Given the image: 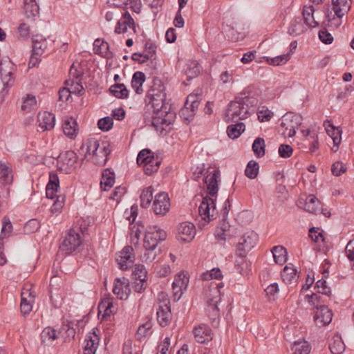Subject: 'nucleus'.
Returning a JSON list of instances; mask_svg holds the SVG:
<instances>
[{
  "label": "nucleus",
  "instance_id": "1",
  "mask_svg": "<svg viewBox=\"0 0 354 354\" xmlns=\"http://www.w3.org/2000/svg\"><path fill=\"white\" fill-rule=\"evenodd\" d=\"M165 90L162 81L155 78L146 96L147 108L149 111L152 110L153 114L151 124L162 136H166L172 129L176 118L175 112L170 110L171 106L165 102Z\"/></svg>",
  "mask_w": 354,
  "mask_h": 354
},
{
  "label": "nucleus",
  "instance_id": "2",
  "mask_svg": "<svg viewBox=\"0 0 354 354\" xmlns=\"http://www.w3.org/2000/svg\"><path fill=\"white\" fill-rule=\"evenodd\" d=\"M258 102V93L256 88L252 85L245 87L228 104L225 120L238 122L248 118Z\"/></svg>",
  "mask_w": 354,
  "mask_h": 354
},
{
  "label": "nucleus",
  "instance_id": "3",
  "mask_svg": "<svg viewBox=\"0 0 354 354\" xmlns=\"http://www.w3.org/2000/svg\"><path fill=\"white\" fill-rule=\"evenodd\" d=\"M84 147H86L85 157L87 155H92V162L95 165L103 166L106 164L111 152L109 145L106 142H102L100 144L98 140L89 138L83 144L81 149Z\"/></svg>",
  "mask_w": 354,
  "mask_h": 354
},
{
  "label": "nucleus",
  "instance_id": "4",
  "mask_svg": "<svg viewBox=\"0 0 354 354\" xmlns=\"http://www.w3.org/2000/svg\"><path fill=\"white\" fill-rule=\"evenodd\" d=\"M221 300V292L218 286L211 288L207 295L205 313L214 326H216L219 322L220 309L218 304Z\"/></svg>",
  "mask_w": 354,
  "mask_h": 354
},
{
  "label": "nucleus",
  "instance_id": "5",
  "mask_svg": "<svg viewBox=\"0 0 354 354\" xmlns=\"http://www.w3.org/2000/svg\"><path fill=\"white\" fill-rule=\"evenodd\" d=\"M137 163L143 167L145 174L151 176L158 171L161 161L158 157L154 156L151 150L145 149L139 152Z\"/></svg>",
  "mask_w": 354,
  "mask_h": 354
},
{
  "label": "nucleus",
  "instance_id": "6",
  "mask_svg": "<svg viewBox=\"0 0 354 354\" xmlns=\"http://www.w3.org/2000/svg\"><path fill=\"white\" fill-rule=\"evenodd\" d=\"M167 238V232L157 225L148 226L145 235V249H156L157 245Z\"/></svg>",
  "mask_w": 354,
  "mask_h": 354
},
{
  "label": "nucleus",
  "instance_id": "7",
  "mask_svg": "<svg viewBox=\"0 0 354 354\" xmlns=\"http://www.w3.org/2000/svg\"><path fill=\"white\" fill-rule=\"evenodd\" d=\"M77 156L72 150L61 153L57 158V169L64 174L72 173L76 167Z\"/></svg>",
  "mask_w": 354,
  "mask_h": 354
},
{
  "label": "nucleus",
  "instance_id": "8",
  "mask_svg": "<svg viewBox=\"0 0 354 354\" xmlns=\"http://www.w3.org/2000/svg\"><path fill=\"white\" fill-rule=\"evenodd\" d=\"M82 240L79 233L73 230H70L64 236L59 246L60 252L65 254H71L75 252L81 245Z\"/></svg>",
  "mask_w": 354,
  "mask_h": 354
},
{
  "label": "nucleus",
  "instance_id": "9",
  "mask_svg": "<svg viewBox=\"0 0 354 354\" xmlns=\"http://www.w3.org/2000/svg\"><path fill=\"white\" fill-rule=\"evenodd\" d=\"M215 210L216 204L214 199L209 196L204 197L198 207V212L201 218L209 223L214 218Z\"/></svg>",
  "mask_w": 354,
  "mask_h": 354
},
{
  "label": "nucleus",
  "instance_id": "10",
  "mask_svg": "<svg viewBox=\"0 0 354 354\" xmlns=\"http://www.w3.org/2000/svg\"><path fill=\"white\" fill-rule=\"evenodd\" d=\"M170 200L165 192H160L155 196L152 209L156 215L164 216L169 210Z\"/></svg>",
  "mask_w": 354,
  "mask_h": 354
},
{
  "label": "nucleus",
  "instance_id": "11",
  "mask_svg": "<svg viewBox=\"0 0 354 354\" xmlns=\"http://www.w3.org/2000/svg\"><path fill=\"white\" fill-rule=\"evenodd\" d=\"M281 121V126L285 128L283 134L293 137L296 133L295 128L300 124L301 117L292 113H286L283 116Z\"/></svg>",
  "mask_w": 354,
  "mask_h": 354
},
{
  "label": "nucleus",
  "instance_id": "12",
  "mask_svg": "<svg viewBox=\"0 0 354 354\" xmlns=\"http://www.w3.org/2000/svg\"><path fill=\"white\" fill-rule=\"evenodd\" d=\"M159 297H162L163 301L162 304L159 305L157 309V319L160 326H165L169 324L171 319L169 301L167 299H165V295L163 293L159 295Z\"/></svg>",
  "mask_w": 354,
  "mask_h": 354
},
{
  "label": "nucleus",
  "instance_id": "13",
  "mask_svg": "<svg viewBox=\"0 0 354 354\" xmlns=\"http://www.w3.org/2000/svg\"><path fill=\"white\" fill-rule=\"evenodd\" d=\"M332 311L325 305H319L314 316L316 325L322 327L329 324L332 321Z\"/></svg>",
  "mask_w": 354,
  "mask_h": 354
},
{
  "label": "nucleus",
  "instance_id": "14",
  "mask_svg": "<svg viewBox=\"0 0 354 354\" xmlns=\"http://www.w3.org/2000/svg\"><path fill=\"white\" fill-rule=\"evenodd\" d=\"M257 240L258 234L254 231H248L241 236L236 250L241 249V252L247 253L255 246Z\"/></svg>",
  "mask_w": 354,
  "mask_h": 354
},
{
  "label": "nucleus",
  "instance_id": "15",
  "mask_svg": "<svg viewBox=\"0 0 354 354\" xmlns=\"http://www.w3.org/2000/svg\"><path fill=\"white\" fill-rule=\"evenodd\" d=\"M196 235V229L194 224L189 222L180 223L178 227V239L184 242L191 241Z\"/></svg>",
  "mask_w": 354,
  "mask_h": 354
},
{
  "label": "nucleus",
  "instance_id": "16",
  "mask_svg": "<svg viewBox=\"0 0 354 354\" xmlns=\"http://www.w3.org/2000/svg\"><path fill=\"white\" fill-rule=\"evenodd\" d=\"M113 292L120 299H127L131 292L129 280L125 277L122 279H115L114 281Z\"/></svg>",
  "mask_w": 354,
  "mask_h": 354
},
{
  "label": "nucleus",
  "instance_id": "17",
  "mask_svg": "<svg viewBox=\"0 0 354 354\" xmlns=\"http://www.w3.org/2000/svg\"><path fill=\"white\" fill-rule=\"evenodd\" d=\"M324 126L325 127L327 134L331 138V139L333 141V151H337L342 140V130L333 126V124L330 123L328 120L324 122Z\"/></svg>",
  "mask_w": 354,
  "mask_h": 354
},
{
  "label": "nucleus",
  "instance_id": "18",
  "mask_svg": "<svg viewBox=\"0 0 354 354\" xmlns=\"http://www.w3.org/2000/svg\"><path fill=\"white\" fill-rule=\"evenodd\" d=\"M39 128L38 131H49L54 128L55 124V116L49 112H44L38 115Z\"/></svg>",
  "mask_w": 354,
  "mask_h": 354
},
{
  "label": "nucleus",
  "instance_id": "19",
  "mask_svg": "<svg viewBox=\"0 0 354 354\" xmlns=\"http://www.w3.org/2000/svg\"><path fill=\"white\" fill-rule=\"evenodd\" d=\"M194 338L196 342L201 344H205L212 339V330L206 324H200L194 329Z\"/></svg>",
  "mask_w": 354,
  "mask_h": 354
},
{
  "label": "nucleus",
  "instance_id": "20",
  "mask_svg": "<svg viewBox=\"0 0 354 354\" xmlns=\"http://www.w3.org/2000/svg\"><path fill=\"white\" fill-rule=\"evenodd\" d=\"M219 171L213 169L205 178V183L207 185L209 196H214L217 194L218 190V178Z\"/></svg>",
  "mask_w": 354,
  "mask_h": 354
},
{
  "label": "nucleus",
  "instance_id": "21",
  "mask_svg": "<svg viewBox=\"0 0 354 354\" xmlns=\"http://www.w3.org/2000/svg\"><path fill=\"white\" fill-rule=\"evenodd\" d=\"M85 342L84 354H95L100 342V337L96 334L95 328L93 329L92 333H89L86 335Z\"/></svg>",
  "mask_w": 354,
  "mask_h": 354
},
{
  "label": "nucleus",
  "instance_id": "22",
  "mask_svg": "<svg viewBox=\"0 0 354 354\" xmlns=\"http://www.w3.org/2000/svg\"><path fill=\"white\" fill-rule=\"evenodd\" d=\"M123 20H119L115 28L116 34L124 33L127 31V28L129 27L135 30V22L129 12L126 11L122 15Z\"/></svg>",
  "mask_w": 354,
  "mask_h": 354
},
{
  "label": "nucleus",
  "instance_id": "23",
  "mask_svg": "<svg viewBox=\"0 0 354 354\" xmlns=\"http://www.w3.org/2000/svg\"><path fill=\"white\" fill-rule=\"evenodd\" d=\"M188 283L189 278L184 273H180L175 277L172 283V288L174 290H176V288H178V290L175 292V296H178V299H180L183 290L187 289Z\"/></svg>",
  "mask_w": 354,
  "mask_h": 354
},
{
  "label": "nucleus",
  "instance_id": "24",
  "mask_svg": "<svg viewBox=\"0 0 354 354\" xmlns=\"http://www.w3.org/2000/svg\"><path fill=\"white\" fill-rule=\"evenodd\" d=\"M201 100V93H192L187 97L185 106L183 109V114L185 115V111H192L196 113Z\"/></svg>",
  "mask_w": 354,
  "mask_h": 354
},
{
  "label": "nucleus",
  "instance_id": "25",
  "mask_svg": "<svg viewBox=\"0 0 354 354\" xmlns=\"http://www.w3.org/2000/svg\"><path fill=\"white\" fill-rule=\"evenodd\" d=\"M59 187V180L55 174H50V180L46 187V197L50 199L57 198V192Z\"/></svg>",
  "mask_w": 354,
  "mask_h": 354
},
{
  "label": "nucleus",
  "instance_id": "26",
  "mask_svg": "<svg viewBox=\"0 0 354 354\" xmlns=\"http://www.w3.org/2000/svg\"><path fill=\"white\" fill-rule=\"evenodd\" d=\"M62 129L64 133L69 138L73 139L77 135V123L73 118H66L64 120Z\"/></svg>",
  "mask_w": 354,
  "mask_h": 354
},
{
  "label": "nucleus",
  "instance_id": "27",
  "mask_svg": "<svg viewBox=\"0 0 354 354\" xmlns=\"http://www.w3.org/2000/svg\"><path fill=\"white\" fill-rule=\"evenodd\" d=\"M333 10L337 17H343L351 8L350 0H332Z\"/></svg>",
  "mask_w": 354,
  "mask_h": 354
},
{
  "label": "nucleus",
  "instance_id": "28",
  "mask_svg": "<svg viewBox=\"0 0 354 354\" xmlns=\"http://www.w3.org/2000/svg\"><path fill=\"white\" fill-rule=\"evenodd\" d=\"M13 64L10 59L3 60L0 62V73L2 81L8 84L10 81V76L12 75Z\"/></svg>",
  "mask_w": 354,
  "mask_h": 354
},
{
  "label": "nucleus",
  "instance_id": "29",
  "mask_svg": "<svg viewBox=\"0 0 354 354\" xmlns=\"http://www.w3.org/2000/svg\"><path fill=\"white\" fill-rule=\"evenodd\" d=\"M32 52L35 55H41L47 48V41L42 35H34L32 38Z\"/></svg>",
  "mask_w": 354,
  "mask_h": 354
},
{
  "label": "nucleus",
  "instance_id": "30",
  "mask_svg": "<svg viewBox=\"0 0 354 354\" xmlns=\"http://www.w3.org/2000/svg\"><path fill=\"white\" fill-rule=\"evenodd\" d=\"M57 338V332L51 327L45 328L41 333V344L44 346H50Z\"/></svg>",
  "mask_w": 354,
  "mask_h": 354
},
{
  "label": "nucleus",
  "instance_id": "31",
  "mask_svg": "<svg viewBox=\"0 0 354 354\" xmlns=\"http://www.w3.org/2000/svg\"><path fill=\"white\" fill-rule=\"evenodd\" d=\"M201 66L195 60H189L187 62L185 71V74L187 76V80L189 81L192 79L196 77L201 73Z\"/></svg>",
  "mask_w": 354,
  "mask_h": 354
},
{
  "label": "nucleus",
  "instance_id": "32",
  "mask_svg": "<svg viewBox=\"0 0 354 354\" xmlns=\"http://www.w3.org/2000/svg\"><path fill=\"white\" fill-rule=\"evenodd\" d=\"M304 31L305 27L302 24V19L300 17L294 18L290 24L288 33L292 37H297L302 34Z\"/></svg>",
  "mask_w": 354,
  "mask_h": 354
},
{
  "label": "nucleus",
  "instance_id": "33",
  "mask_svg": "<svg viewBox=\"0 0 354 354\" xmlns=\"http://www.w3.org/2000/svg\"><path fill=\"white\" fill-rule=\"evenodd\" d=\"M115 183V174L109 169H106L103 171L102 174V179L100 181L101 187L104 190L111 189Z\"/></svg>",
  "mask_w": 354,
  "mask_h": 354
},
{
  "label": "nucleus",
  "instance_id": "34",
  "mask_svg": "<svg viewBox=\"0 0 354 354\" xmlns=\"http://www.w3.org/2000/svg\"><path fill=\"white\" fill-rule=\"evenodd\" d=\"M93 46L95 53L106 58L113 57V53L109 51V45L107 42L97 39L95 40Z\"/></svg>",
  "mask_w": 354,
  "mask_h": 354
},
{
  "label": "nucleus",
  "instance_id": "35",
  "mask_svg": "<svg viewBox=\"0 0 354 354\" xmlns=\"http://www.w3.org/2000/svg\"><path fill=\"white\" fill-rule=\"evenodd\" d=\"M304 209L310 213L317 214L321 210V203L314 195H309L306 199Z\"/></svg>",
  "mask_w": 354,
  "mask_h": 354
},
{
  "label": "nucleus",
  "instance_id": "36",
  "mask_svg": "<svg viewBox=\"0 0 354 354\" xmlns=\"http://www.w3.org/2000/svg\"><path fill=\"white\" fill-rule=\"evenodd\" d=\"M315 9L313 6H304L303 8V18L306 25L310 28H315L318 26L319 24L314 19Z\"/></svg>",
  "mask_w": 354,
  "mask_h": 354
},
{
  "label": "nucleus",
  "instance_id": "37",
  "mask_svg": "<svg viewBox=\"0 0 354 354\" xmlns=\"http://www.w3.org/2000/svg\"><path fill=\"white\" fill-rule=\"evenodd\" d=\"M345 344L339 335H335L330 343L329 348L332 354H342L345 351Z\"/></svg>",
  "mask_w": 354,
  "mask_h": 354
},
{
  "label": "nucleus",
  "instance_id": "38",
  "mask_svg": "<svg viewBox=\"0 0 354 354\" xmlns=\"http://www.w3.org/2000/svg\"><path fill=\"white\" fill-rule=\"evenodd\" d=\"M145 81V75L140 71L136 72L132 77L131 86L136 93L140 94L143 92L142 84Z\"/></svg>",
  "mask_w": 354,
  "mask_h": 354
},
{
  "label": "nucleus",
  "instance_id": "39",
  "mask_svg": "<svg viewBox=\"0 0 354 354\" xmlns=\"http://www.w3.org/2000/svg\"><path fill=\"white\" fill-rule=\"evenodd\" d=\"M24 10L28 18L35 17L39 13V6L36 0H24Z\"/></svg>",
  "mask_w": 354,
  "mask_h": 354
},
{
  "label": "nucleus",
  "instance_id": "40",
  "mask_svg": "<svg viewBox=\"0 0 354 354\" xmlns=\"http://www.w3.org/2000/svg\"><path fill=\"white\" fill-rule=\"evenodd\" d=\"M274 262L277 264L282 265L287 261V251L286 248L281 245L274 246L272 250Z\"/></svg>",
  "mask_w": 354,
  "mask_h": 354
},
{
  "label": "nucleus",
  "instance_id": "41",
  "mask_svg": "<svg viewBox=\"0 0 354 354\" xmlns=\"http://www.w3.org/2000/svg\"><path fill=\"white\" fill-rule=\"evenodd\" d=\"M236 254L238 258L234 262L235 268L241 274H244L245 270L248 268V263L245 259L246 253L245 252H241V249H239L236 250Z\"/></svg>",
  "mask_w": 354,
  "mask_h": 354
},
{
  "label": "nucleus",
  "instance_id": "42",
  "mask_svg": "<svg viewBox=\"0 0 354 354\" xmlns=\"http://www.w3.org/2000/svg\"><path fill=\"white\" fill-rule=\"evenodd\" d=\"M33 301V298L31 297L30 293L24 292L21 293V311L24 315L29 314L32 310V304L31 302Z\"/></svg>",
  "mask_w": 354,
  "mask_h": 354
},
{
  "label": "nucleus",
  "instance_id": "43",
  "mask_svg": "<svg viewBox=\"0 0 354 354\" xmlns=\"http://www.w3.org/2000/svg\"><path fill=\"white\" fill-rule=\"evenodd\" d=\"M281 277L283 281L286 283L296 282L298 278L297 270L286 266L281 272Z\"/></svg>",
  "mask_w": 354,
  "mask_h": 354
},
{
  "label": "nucleus",
  "instance_id": "44",
  "mask_svg": "<svg viewBox=\"0 0 354 354\" xmlns=\"http://www.w3.org/2000/svg\"><path fill=\"white\" fill-rule=\"evenodd\" d=\"M109 91L117 98L125 99L129 95V91L124 84H115L110 87Z\"/></svg>",
  "mask_w": 354,
  "mask_h": 354
},
{
  "label": "nucleus",
  "instance_id": "45",
  "mask_svg": "<svg viewBox=\"0 0 354 354\" xmlns=\"http://www.w3.org/2000/svg\"><path fill=\"white\" fill-rule=\"evenodd\" d=\"M244 131L245 124L243 122H237L235 124L229 125L227 129L228 136L232 139L239 138Z\"/></svg>",
  "mask_w": 354,
  "mask_h": 354
},
{
  "label": "nucleus",
  "instance_id": "46",
  "mask_svg": "<svg viewBox=\"0 0 354 354\" xmlns=\"http://www.w3.org/2000/svg\"><path fill=\"white\" fill-rule=\"evenodd\" d=\"M0 180L3 184H10L12 181L11 169L6 163H0Z\"/></svg>",
  "mask_w": 354,
  "mask_h": 354
},
{
  "label": "nucleus",
  "instance_id": "47",
  "mask_svg": "<svg viewBox=\"0 0 354 354\" xmlns=\"http://www.w3.org/2000/svg\"><path fill=\"white\" fill-rule=\"evenodd\" d=\"M153 189L151 186L143 189L140 194V206L143 208H147L149 206L153 200Z\"/></svg>",
  "mask_w": 354,
  "mask_h": 354
},
{
  "label": "nucleus",
  "instance_id": "48",
  "mask_svg": "<svg viewBox=\"0 0 354 354\" xmlns=\"http://www.w3.org/2000/svg\"><path fill=\"white\" fill-rule=\"evenodd\" d=\"M259 165L255 160H250L248 163L245 169V176L250 178L254 179L259 174Z\"/></svg>",
  "mask_w": 354,
  "mask_h": 354
},
{
  "label": "nucleus",
  "instance_id": "49",
  "mask_svg": "<svg viewBox=\"0 0 354 354\" xmlns=\"http://www.w3.org/2000/svg\"><path fill=\"white\" fill-rule=\"evenodd\" d=\"M265 140L261 138H257L252 144V150L255 156L261 158L265 155Z\"/></svg>",
  "mask_w": 354,
  "mask_h": 354
},
{
  "label": "nucleus",
  "instance_id": "50",
  "mask_svg": "<svg viewBox=\"0 0 354 354\" xmlns=\"http://www.w3.org/2000/svg\"><path fill=\"white\" fill-rule=\"evenodd\" d=\"M292 351L295 354H309L310 346L307 342H296L293 344Z\"/></svg>",
  "mask_w": 354,
  "mask_h": 354
},
{
  "label": "nucleus",
  "instance_id": "51",
  "mask_svg": "<svg viewBox=\"0 0 354 354\" xmlns=\"http://www.w3.org/2000/svg\"><path fill=\"white\" fill-rule=\"evenodd\" d=\"M65 196L62 194H59L57 196L56 200L50 208V211L53 214H59L61 212L65 203Z\"/></svg>",
  "mask_w": 354,
  "mask_h": 354
},
{
  "label": "nucleus",
  "instance_id": "52",
  "mask_svg": "<svg viewBox=\"0 0 354 354\" xmlns=\"http://www.w3.org/2000/svg\"><path fill=\"white\" fill-rule=\"evenodd\" d=\"M37 100L35 96L28 95L21 104V109L30 112L36 106Z\"/></svg>",
  "mask_w": 354,
  "mask_h": 354
},
{
  "label": "nucleus",
  "instance_id": "53",
  "mask_svg": "<svg viewBox=\"0 0 354 354\" xmlns=\"http://www.w3.org/2000/svg\"><path fill=\"white\" fill-rule=\"evenodd\" d=\"M147 272L145 266L142 264L136 265L132 272L133 279H147Z\"/></svg>",
  "mask_w": 354,
  "mask_h": 354
},
{
  "label": "nucleus",
  "instance_id": "54",
  "mask_svg": "<svg viewBox=\"0 0 354 354\" xmlns=\"http://www.w3.org/2000/svg\"><path fill=\"white\" fill-rule=\"evenodd\" d=\"M145 50L147 52L145 54V59H152L155 58L156 52V46L150 40L146 41L145 44Z\"/></svg>",
  "mask_w": 354,
  "mask_h": 354
},
{
  "label": "nucleus",
  "instance_id": "55",
  "mask_svg": "<svg viewBox=\"0 0 354 354\" xmlns=\"http://www.w3.org/2000/svg\"><path fill=\"white\" fill-rule=\"evenodd\" d=\"M113 124V120L111 117H104L98 120L97 125L100 129L104 131L110 130Z\"/></svg>",
  "mask_w": 354,
  "mask_h": 354
},
{
  "label": "nucleus",
  "instance_id": "56",
  "mask_svg": "<svg viewBox=\"0 0 354 354\" xmlns=\"http://www.w3.org/2000/svg\"><path fill=\"white\" fill-rule=\"evenodd\" d=\"M332 12L328 13L326 15V26L329 27H334L337 28L342 24L341 18L342 17H337L335 14L333 16H331Z\"/></svg>",
  "mask_w": 354,
  "mask_h": 354
},
{
  "label": "nucleus",
  "instance_id": "57",
  "mask_svg": "<svg viewBox=\"0 0 354 354\" xmlns=\"http://www.w3.org/2000/svg\"><path fill=\"white\" fill-rule=\"evenodd\" d=\"M40 227V223L37 219H30L24 225V230L27 233H33Z\"/></svg>",
  "mask_w": 354,
  "mask_h": 354
},
{
  "label": "nucleus",
  "instance_id": "58",
  "mask_svg": "<svg viewBox=\"0 0 354 354\" xmlns=\"http://www.w3.org/2000/svg\"><path fill=\"white\" fill-rule=\"evenodd\" d=\"M346 171V166L341 161L334 162L331 167V172L335 176H339Z\"/></svg>",
  "mask_w": 354,
  "mask_h": 354
},
{
  "label": "nucleus",
  "instance_id": "59",
  "mask_svg": "<svg viewBox=\"0 0 354 354\" xmlns=\"http://www.w3.org/2000/svg\"><path fill=\"white\" fill-rule=\"evenodd\" d=\"M157 257V252L156 249H145L143 255L141 256V259L145 263L153 262Z\"/></svg>",
  "mask_w": 354,
  "mask_h": 354
},
{
  "label": "nucleus",
  "instance_id": "60",
  "mask_svg": "<svg viewBox=\"0 0 354 354\" xmlns=\"http://www.w3.org/2000/svg\"><path fill=\"white\" fill-rule=\"evenodd\" d=\"M326 281L321 279H319L315 288L318 289V292L327 296H330L331 294L330 288L327 286Z\"/></svg>",
  "mask_w": 354,
  "mask_h": 354
},
{
  "label": "nucleus",
  "instance_id": "61",
  "mask_svg": "<svg viewBox=\"0 0 354 354\" xmlns=\"http://www.w3.org/2000/svg\"><path fill=\"white\" fill-rule=\"evenodd\" d=\"M289 59V55H283L280 56H277L273 58H268L267 59L268 64L274 66H279L282 64H285Z\"/></svg>",
  "mask_w": 354,
  "mask_h": 354
},
{
  "label": "nucleus",
  "instance_id": "62",
  "mask_svg": "<svg viewBox=\"0 0 354 354\" xmlns=\"http://www.w3.org/2000/svg\"><path fill=\"white\" fill-rule=\"evenodd\" d=\"M258 119L261 122L269 121L273 116V113L268 110V109H265L262 107L261 110H259L258 113Z\"/></svg>",
  "mask_w": 354,
  "mask_h": 354
},
{
  "label": "nucleus",
  "instance_id": "63",
  "mask_svg": "<svg viewBox=\"0 0 354 354\" xmlns=\"http://www.w3.org/2000/svg\"><path fill=\"white\" fill-rule=\"evenodd\" d=\"M147 285V279H138L135 280L133 288L135 292L141 293L146 289Z\"/></svg>",
  "mask_w": 354,
  "mask_h": 354
},
{
  "label": "nucleus",
  "instance_id": "64",
  "mask_svg": "<svg viewBox=\"0 0 354 354\" xmlns=\"http://www.w3.org/2000/svg\"><path fill=\"white\" fill-rule=\"evenodd\" d=\"M319 39L326 44H330L333 41V37L330 33L325 28L319 32Z\"/></svg>",
  "mask_w": 354,
  "mask_h": 354
}]
</instances>
